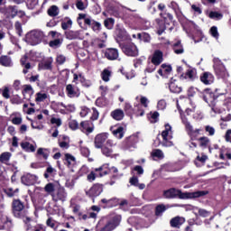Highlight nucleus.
<instances>
[{"label":"nucleus","instance_id":"423d86ee","mask_svg":"<svg viewBox=\"0 0 231 231\" xmlns=\"http://www.w3.org/2000/svg\"><path fill=\"white\" fill-rule=\"evenodd\" d=\"M118 225H120V218L116 217L112 221H108L105 226L100 229H97L96 231H113L116 226H118Z\"/></svg>","mask_w":231,"mask_h":231},{"label":"nucleus","instance_id":"13d9d810","mask_svg":"<svg viewBox=\"0 0 231 231\" xmlns=\"http://www.w3.org/2000/svg\"><path fill=\"white\" fill-rule=\"evenodd\" d=\"M100 23L98 22H93V26L92 29L94 30V32H100Z\"/></svg>","mask_w":231,"mask_h":231},{"label":"nucleus","instance_id":"338daca9","mask_svg":"<svg viewBox=\"0 0 231 231\" xmlns=\"http://www.w3.org/2000/svg\"><path fill=\"white\" fill-rule=\"evenodd\" d=\"M60 147H61V149H69V144L66 142H61V143H60Z\"/></svg>","mask_w":231,"mask_h":231},{"label":"nucleus","instance_id":"774afa93","mask_svg":"<svg viewBox=\"0 0 231 231\" xmlns=\"http://www.w3.org/2000/svg\"><path fill=\"white\" fill-rule=\"evenodd\" d=\"M191 8L194 12H197V14H201V8L198 7L196 5H191Z\"/></svg>","mask_w":231,"mask_h":231},{"label":"nucleus","instance_id":"f257e3e1","mask_svg":"<svg viewBox=\"0 0 231 231\" xmlns=\"http://www.w3.org/2000/svg\"><path fill=\"white\" fill-rule=\"evenodd\" d=\"M208 191H196L191 193H183L180 189L171 188L170 189L163 191V198L166 199H174V198H180V199H189L193 198H201L202 196H207Z\"/></svg>","mask_w":231,"mask_h":231},{"label":"nucleus","instance_id":"052dcab7","mask_svg":"<svg viewBox=\"0 0 231 231\" xmlns=\"http://www.w3.org/2000/svg\"><path fill=\"white\" fill-rule=\"evenodd\" d=\"M76 6L78 10H86V6H84V3L82 1H78Z\"/></svg>","mask_w":231,"mask_h":231},{"label":"nucleus","instance_id":"dca6fc26","mask_svg":"<svg viewBox=\"0 0 231 231\" xmlns=\"http://www.w3.org/2000/svg\"><path fill=\"white\" fill-rule=\"evenodd\" d=\"M111 116H112V118H114V120H117V121L124 120V116H125L124 110L116 109V110L112 111Z\"/></svg>","mask_w":231,"mask_h":231},{"label":"nucleus","instance_id":"4468645a","mask_svg":"<svg viewBox=\"0 0 231 231\" xmlns=\"http://www.w3.org/2000/svg\"><path fill=\"white\" fill-rule=\"evenodd\" d=\"M183 223H185V219L181 217H175L170 221V225L172 226V228H180Z\"/></svg>","mask_w":231,"mask_h":231},{"label":"nucleus","instance_id":"9d476101","mask_svg":"<svg viewBox=\"0 0 231 231\" xmlns=\"http://www.w3.org/2000/svg\"><path fill=\"white\" fill-rule=\"evenodd\" d=\"M66 189L64 188H59L56 193L51 194L53 201H64L66 199Z\"/></svg>","mask_w":231,"mask_h":231},{"label":"nucleus","instance_id":"864d4df0","mask_svg":"<svg viewBox=\"0 0 231 231\" xmlns=\"http://www.w3.org/2000/svg\"><path fill=\"white\" fill-rule=\"evenodd\" d=\"M161 68H162V69H164V71H165L166 73H171V72L172 71V67H171L170 65H167V64H162V65L161 66Z\"/></svg>","mask_w":231,"mask_h":231},{"label":"nucleus","instance_id":"2f4dec72","mask_svg":"<svg viewBox=\"0 0 231 231\" xmlns=\"http://www.w3.org/2000/svg\"><path fill=\"white\" fill-rule=\"evenodd\" d=\"M60 44H62V40H60V39H56V40L51 41L49 42V46L51 48H54V49L60 47Z\"/></svg>","mask_w":231,"mask_h":231},{"label":"nucleus","instance_id":"37998d69","mask_svg":"<svg viewBox=\"0 0 231 231\" xmlns=\"http://www.w3.org/2000/svg\"><path fill=\"white\" fill-rule=\"evenodd\" d=\"M186 77L188 79H190V80L194 79V77H196V70L195 69H188L186 72Z\"/></svg>","mask_w":231,"mask_h":231},{"label":"nucleus","instance_id":"cd10ccee","mask_svg":"<svg viewBox=\"0 0 231 231\" xmlns=\"http://www.w3.org/2000/svg\"><path fill=\"white\" fill-rule=\"evenodd\" d=\"M48 14L51 17H57V15H59V7L56 5L51 6V8L48 10Z\"/></svg>","mask_w":231,"mask_h":231},{"label":"nucleus","instance_id":"39448f33","mask_svg":"<svg viewBox=\"0 0 231 231\" xmlns=\"http://www.w3.org/2000/svg\"><path fill=\"white\" fill-rule=\"evenodd\" d=\"M107 141V134L102 133L96 135L94 139V145L96 149H102L104 143Z\"/></svg>","mask_w":231,"mask_h":231},{"label":"nucleus","instance_id":"de8ad7c7","mask_svg":"<svg viewBox=\"0 0 231 231\" xmlns=\"http://www.w3.org/2000/svg\"><path fill=\"white\" fill-rule=\"evenodd\" d=\"M199 215L201 216L202 217H208V216L210 215V212L207 211V209L199 208Z\"/></svg>","mask_w":231,"mask_h":231},{"label":"nucleus","instance_id":"a18cd8bd","mask_svg":"<svg viewBox=\"0 0 231 231\" xmlns=\"http://www.w3.org/2000/svg\"><path fill=\"white\" fill-rule=\"evenodd\" d=\"M66 161L68 162L69 165L71 163H75V157L69 153L65 154Z\"/></svg>","mask_w":231,"mask_h":231},{"label":"nucleus","instance_id":"473e14b6","mask_svg":"<svg viewBox=\"0 0 231 231\" xmlns=\"http://www.w3.org/2000/svg\"><path fill=\"white\" fill-rule=\"evenodd\" d=\"M52 62L53 60H47L40 65V68H42V69H50L51 68Z\"/></svg>","mask_w":231,"mask_h":231},{"label":"nucleus","instance_id":"0eeeda50","mask_svg":"<svg viewBox=\"0 0 231 231\" xmlns=\"http://www.w3.org/2000/svg\"><path fill=\"white\" fill-rule=\"evenodd\" d=\"M171 129H172V127L171 126V125L167 124V125H165V130L162 131V136L163 138L162 145L164 147H172V145H173L172 142H171L167 139V137L169 136V133H171Z\"/></svg>","mask_w":231,"mask_h":231},{"label":"nucleus","instance_id":"aec40b11","mask_svg":"<svg viewBox=\"0 0 231 231\" xmlns=\"http://www.w3.org/2000/svg\"><path fill=\"white\" fill-rule=\"evenodd\" d=\"M80 125H81L82 129L87 131V133H88V134L92 133L93 131H95V126L93 125L90 126L88 121L81 122Z\"/></svg>","mask_w":231,"mask_h":231},{"label":"nucleus","instance_id":"c9c22d12","mask_svg":"<svg viewBox=\"0 0 231 231\" xmlns=\"http://www.w3.org/2000/svg\"><path fill=\"white\" fill-rule=\"evenodd\" d=\"M33 93V88L30 85H25L24 89L23 91V97H26V95H32Z\"/></svg>","mask_w":231,"mask_h":231},{"label":"nucleus","instance_id":"4d7b16f0","mask_svg":"<svg viewBox=\"0 0 231 231\" xmlns=\"http://www.w3.org/2000/svg\"><path fill=\"white\" fill-rule=\"evenodd\" d=\"M140 102H141L142 106H143V107H148L147 104H149V99H147V97H142L140 99Z\"/></svg>","mask_w":231,"mask_h":231},{"label":"nucleus","instance_id":"72a5a7b5","mask_svg":"<svg viewBox=\"0 0 231 231\" xmlns=\"http://www.w3.org/2000/svg\"><path fill=\"white\" fill-rule=\"evenodd\" d=\"M104 24H105L106 28H107L108 30H111L115 24V19L108 18V19L105 20Z\"/></svg>","mask_w":231,"mask_h":231},{"label":"nucleus","instance_id":"49530a36","mask_svg":"<svg viewBox=\"0 0 231 231\" xmlns=\"http://www.w3.org/2000/svg\"><path fill=\"white\" fill-rule=\"evenodd\" d=\"M2 97L6 99L10 98V88H8V87H5L2 92Z\"/></svg>","mask_w":231,"mask_h":231},{"label":"nucleus","instance_id":"603ef678","mask_svg":"<svg viewBox=\"0 0 231 231\" xmlns=\"http://www.w3.org/2000/svg\"><path fill=\"white\" fill-rule=\"evenodd\" d=\"M51 124H55L58 127H60V125H62V121L59 118L52 117L51 119Z\"/></svg>","mask_w":231,"mask_h":231},{"label":"nucleus","instance_id":"79ce46f5","mask_svg":"<svg viewBox=\"0 0 231 231\" xmlns=\"http://www.w3.org/2000/svg\"><path fill=\"white\" fill-rule=\"evenodd\" d=\"M73 22L71 20H68L67 22H63L61 23L62 30H68V28H71Z\"/></svg>","mask_w":231,"mask_h":231},{"label":"nucleus","instance_id":"412c9836","mask_svg":"<svg viewBox=\"0 0 231 231\" xmlns=\"http://www.w3.org/2000/svg\"><path fill=\"white\" fill-rule=\"evenodd\" d=\"M185 125H186V129L190 136H194V134H199L200 130L199 129L194 130V128L192 127V125H190V123L186 122Z\"/></svg>","mask_w":231,"mask_h":231},{"label":"nucleus","instance_id":"e2e57ef3","mask_svg":"<svg viewBox=\"0 0 231 231\" xmlns=\"http://www.w3.org/2000/svg\"><path fill=\"white\" fill-rule=\"evenodd\" d=\"M225 138L226 142H229L231 143V129L226 131Z\"/></svg>","mask_w":231,"mask_h":231},{"label":"nucleus","instance_id":"680f3d73","mask_svg":"<svg viewBox=\"0 0 231 231\" xmlns=\"http://www.w3.org/2000/svg\"><path fill=\"white\" fill-rule=\"evenodd\" d=\"M88 181H95V180L97 179V175L95 174V172L91 171L88 176H87Z\"/></svg>","mask_w":231,"mask_h":231},{"label":"nucleus","instance_id":"f704fd0d","mask_svg":"<svg viewBox=\"0 0 231 231\" xmlns=\"http://www.w3.org/2000/svg\"><path fill=\"white\" fill-rule=\"evenodd\" d=\"M46 98H48V95H46V93H37L35 100L36 102H44Z\"/></svg>","mask_w":231,"mask_h":231},{"label":"nucleus","instance_id":"b1692460","mask_svg":"<svg viewBox=\"0 0 231 231\" xmlns=\"http://www.w3.org/2000/svg\"><path fill=\"white\" fill-rule=\"evenodd\" d=\"M66 89L70 98L73 97H79V94H77V92H75V88H73V85L71 84L67 85Z\"/></svg>","mask_w":231,"mask_h":231},{"label":"nucleus","instance_id":"c85d7f7f","mask_svg":"<svg viewBox=\"0 0 231 231\" xmlns=\"http://www.w3.org/2000/svg\"><path fill=\"white\" fill-rule=\"evenodd\" d=\"M113 134L119 140L124 138V127L119 126L117 129L113 131Z\"/></svg>","mask_w":231,"mask_h":231},{"label":"nucleus","instance_id":"f03ea898","mask_svg":"<svg viewBox=\"0 0 231 231\" xmlns=\"http://www.w3.org/2000/svg\"><path fill=\"white\" fill-rule=\"evenodd\" d=\"M12 209L14 217L23 219L24 223H30L31 218L28 217V211L24 209V204L21 200L14 199L12 203Z\"/></svg>","mask_w":231,"mask_h":231},{"label":"nucleus","instance_id":"69168bd1","mask_svg":"<svg viewBox=\"0 0 231 231\" xmlns=\"http://www.w3.org/2000/svg\"><path fill=\"white\" fill-rule=\"evenodd\" d=\"M130 183H131V185H134L135 187H137V185H138V179L136 177H132L130 179Z\"/></svg>","mask_w":231,"mask_h":231},{"label":"nucleus","instance_id":"ea45409f","mask_svg":"<svg viewBox=\"0 0 231 231\" xmlns=\"http://www.w3.org/2000/svg\"><path fill=\"white\" fill-rule=\"evenodd\" d=\"M14 28H15L16 33H18V35L21 37V35H23V26L21 25V23L16 22L14 23Z\"/></svg>","mask_w":231,"mask_h":231},{"label":"nucleus","instance_id":"bb28decb","mask_svg":"<svg viewBox=\"0 0 231 231\" xmlns=\"http://www.w3.org/2000/svg\"><path fill=\"white\" fill-rule=\"evenodd\" d=\"M44 190L45 192H47V194H54L53 192H55V184L50 182L48 184L45 185L44 187Z\"/></svg>","mask_w":231,"mask_h":231},{"label":"nucleus","instance_id":"a878e982","mask_svg":"<svg viewBox=\"0 0 231 231\" xmlns=\"http://www.w3.org/2000/svg\"><path fill=\"white\" fill-rule=\"evenodd\" d=\"M165 210H167V207L164 204L158 205L155 208V216H162Z\"/></svg>","mask_w":231,"mask_h":231},{"label":"nucleus","instance_id":"e433bc0d","mask_svg":"<svg viewBox=\"0 0 231 231\" xmlns=\"http://www.w3.org/2000/svg\"><path fill=\"white\" fill-rule=\"evenodd\" d=\"M208 16L210 17V19H223V14L218 12H210Z\"/></svg>","mask_w":231,"mask_h":231},{"label":"nucleus","instance_id":"393cba45","mask_svg":"<svg viewBox=\"0 0 231 231\" xmlns=\"http://www.w3.org/2000/svg\"><path fill=\"white\" fill-rule=\"evenodd\" d=\"M151 154L152 158H158L159 160H163L164 158L163 152L160 149L153 150Z\"/></svg>","mask_w":231,"mask_h":231},{"label":"nucleus","instance_id":"ddd939ff","mask_svg":"<svg viewBox=\"0 0 231 231\" xmlns=\"http://www.w3.org/2000/svg\"><path fill=\"white\" fill-rule=\"evenodd\" d=\"M105 57H106L108 60H116V59H118V50L107 49L105 52Z\"/></svg>","mask_w":231,"mask_h":231},{"label":"nucleus","instance_id":"7ed1b4c3","mask_svg":"<svg viewBox=\"0 0 231 231\" xmlns=\"http://www.w3.org/2000/svg\"><path fill=\"white\" fill-rule=\"evenodd\" d=\"M42 39V32L37 30L31 31L25 36L26 42H28V44H31L32 46L39 44Z\"/></svg>","mask_w":231,"mask_h":231},{"label":"nucleus","instance_id":"6e6552de","mask_svg":"<svg viewBox=\"0 0 231 231\" xmlns=\"http://www.w3.org/2000/svg\"><path fill=\"white\" fill-rule=\"evenodd\" d=\"M102 185L95 184L88 191L86 192V194L90 198H97V196H100V194H102Z\"/></svg>","mask_w":231,"mask_h":231},{"label":"nucleus","instance_id":"20e7f679","mask_svg":"<svg viewBox=\"0 0 231 231\" xmlns=\"http://www.w3.org/2000/svg\"><path fill=\"white\" fill-rule=\"evenodd\" d=\"M1 14H4L6 17H15L17 14H19V11L17 10V6L15 5H5L4 7L0 8Z\"/></svg>","mask_w":231,"mask_h":231},{"label":"nucleus","instance_id":"f8f14e48","mask_svg":"<svg viewBox=\"0 0 231 231\" xmlns=\"http://www.w3.org/2000/svg\"><path fill=\"white\" fill-rule=\"evenodd\" d=\"M161 62H163V52L155 51L152 58V63L154 64V66H160Z\"/></svg>","mask_w":231,"mask_h":231},{"label":"nucleus","instance_id":"0e129e2a","mask_svg":"<svg viewBox=\"0 0 231 231\" xmlns=\"http://www.w3.org/2000/svg\"><path fill=\"white\" fill-rule=\"evenodd\" d=\"M134 171H135L137 174H143V168H142V166H135Z\"/></svg>","mask_w":231,"mask_h":231},{"label":"nucleus","instance_id":"5fc2aeb1","mask_svg":"<svg viewBox=\"0 0 231 231\" xmlns=\"http://www.w3.org/2000/svg\"><path fill=\"white\" fill-rule=\"evenodd\" d=\"M64 62H66V57L64 55H58L57 63L58 64H64Z\"/></svg>","mask_w":231,"mask_h":231},{"label":"nucleus","instance_id":"09e8293b","mask_svg":"<svg viewBox=\"0 0 231 231\" xmlns=\"http://www.w3.org/2000/svg\"><path fill=\"white\" fill-rule=\"evenodd\" d=\"M210 32H211V35L216 39L219 37V32H217V27L216 26L211 27Z\"/></svg>","mask_w":231,"mask_h":231},{"label":"nucleus","instance_id":"9b49d317","mask_svg":"<svg viewBox=\"0 0 231 231\" xmlns=\"http://www.w3.org/2000/svg\"><path fill=\"white\" fill-rule=\"evenodd\" d=\"M37 181V176L32 173H27L23 176H22V183L23 185H34V183Z\"/></svg>","mask_w":231,"mask_h":231},{"label":"nucleus","instance_id":"c03bdc74","mask_svg":"<svg viewBox=\"0 0 231 231\" xmlns=\"http://www.w3.org/2000/svg\"><path fill=\"white\" fill-rule=\"evenodd\" d=\"M205 131L206 133H208L209 136H214V134H216V129L210 125H207Z\"/></svg>","mask_w":231,"mask_h":231},{"label":"nucleus","instance_id":"1a4fd4ad","mask_svg":"<svg viewBox=\"0 0 231 231\" xmlns=\"http://www.w3.org/2000/svg\"><path fill=\"white\" fill-rule=\"evenodd\" d=\"M123 51L125 55H128V57H137L138 55V48L134 44L125 46Z\"/></svg>","mask_w":231,"mask_h":231},{"label":"nucleus","instance_id":"8fccbe9b","mask_svg":"<svg viewBox=\"0 0 231 231\" xmlns=\"http://www.w3.org/2000/svg\"><path fill=\"white\" fill-rule=\"evenodd\" d=\"M69 125L70 129H72L73 131H75L76 129H79V122L75 120L70 121Z\"/></svg>","mask_w":231,"mask_h":231},{"label":"nucleus","instance_id":"58836bf2","mask_svg":"<svg viewBox=\"0 0 231 231\" xmlns=\"http://www.w3.org/2000/svg\"><path fill=\"white\" fill-rule=\"evenodd\" d=\"M26 3H27L28 8H30L31 10H33V8H35V6L39 5V0H26Z\"/></svg>","mask_w":231,"mask_h":231},{"label":"nucleus","instance_id":"f3484780","mask_svg":"<svg viewBox=\"0 0 231 231\" xmlns=\"http://www.w3.org/2000/svg\"><path fill=\"white\" fill-rule=\"evenodd\" d=\"M215 71L217 73H219L220 75H223L226 73V68L225 67V65L219 61H216V64H215Z\"/></svg>","mask_w":231,"mask_h":231},{"label":"nucleus","instance_id":"c756f323","mask_svg":"<svg viewBox=\"0 0 231 231\" xmlns=\"http://www.w3.org/2000/svg\"><path fill=\"white\" fill-rule=\"evenodd\" d=\"M138 39H140V41H143V42H151V36L149 35V33H138L137 34Z\"/></svg>","mask_w":231,"mask_h":231},{"label":"nucleus","instance_id":"2eb2a0df","mask_svg":"<svg viewBox=\"0 0 231 231\" xmlns=\"http://www.w3.org/2000/svg\"><path fill=\"white\" fill-rule=\"evenodd\" d=\"M200 80L201 82H203V84H206V85L212 84V82H214V76L209 72H205L200 77Z\"/></svg>","mask_w":231,"mask_h":231},{"label":"nucleus","instance_id":"6e6d98bb","mask_svg":"<svg viewBox=\"0 0 231 231\" xmlns=\"http://www.w3.org/2000/svg\"><path fill=\"white\" fill-rule=\"evenodd\" d=\"M12 123L14 124V125H21V124L23 123V118L14 117L12 119Z\"/></svg>","mask_w":231,"mask_h":231},{"label":"nucleus","instance_id":"5701e85b","mask_svg":"<svg viewBox=\"0 0 231 231\" xmlns=\"http://www.w3.org/2000/svg\"><path fill=\"white\" fill-rule=\"evenodd\" d=\"M10 158H12V153L5 152L0 155V162L1 163H6L7 162H10Z\"/></svg>","mask_w":231,"mask_h":231},{"label":"nucleus","instance_id":"6ab92c4d","mask_svg":"<svg viewBox=\"0 0 231 231\" xmlns=\"http://www.w3.org/2000/svg\"><path fill=\"white\" fill-rule=\"evenodd\" d=\"M0 64L5 66L6 68L12 66V59L8 56L0 57Z\"/></svg>","mask_w":231,"mask_h":231},{"label":"nucleus","instance_id":"4be33fe9","mask_svg":"<svg viewBox=\"0 0 231 231\" xmlns=\"http://www.w3.org/2000/svg\"><path fill=\"white\" fill-rule=\"evenodd\" d=\"M21 147L27 152H35V146H33V144L25 142V143H21Z\"/></svg>","mask_w":231,"mask_h":231},{"label":"nucleus","instance_id":"7c9ffc66","mask_svg":"<svg viewBox=\"0 0 231 231\" xmlns=\"http://www.w3.org/2000/svg\"><path fill=\"white\" fill-rule=\"evenodd\" d=\"M170 91L171 93H181V87H178V85L174 82L170 83Z\"/></svg>","mask_w":231,"mask_h":231},{"label":"nucleus","instance_id":"4c0bfd02","mask_svg":"<svg viewBox=\"0 0 231 231\" xmlns=\"http://www.w3.org/2000/svg\"><path fill=\"white\" fill-rule=\"evenodd\" d=\"M109 77H111V71L109 69H104L102 72V79L105 82H109Z\"/></svg>","mask_w":231,"mask_h":231},{"label":"nucleus","instance_id":"bf43d9fd","mask_svg":"<svg viewBox=\"0 0 231 231\" xmlns=\"http://www.w3.org/2000/svg\"><path fill=\"white\" fill-rule=\"evenodd\" d=\"M92 111H93V114L91 118L93 120H98V116H99L98 110H97V108H92Z\"/></svg>","mask_w":231,"mask_h":231},{"label":"nucleus","instance_id":"a19ab883","mask_svg":"<svg viewBox=\"0 0 231 231\" xmlns=\"http://www.w3.org/2000/svg\"><path fill=\"white\" fill-rule=\"evenodd\" d=\"M199 140L200 142L201 147H207V145H208V143L210 142L208 137H200Z\"/></svg>","mask_w":231,"mask_h":231},{"label":"nucleus","instance_id":"a211bd4d","mask_svg":"<svg viewBox=\"0 0 231 231\" xmlns=\"http://www.w3.org/2000/svg\"><path fill=\"white\" fill-rule=\"evenodd\" d=\"M66 37L69 41H73V39H79L80 37V32L79 31H69L66 32Z\"/></svg>","mask_w":231,"mask_h":231},{"label":"nucleus","instance_id":"3c124183","mask_svg":"<svg viewBox=\"0 0 231 231\" xmlns=\"http://www.w3.org/2000/svg\"><path fill=\"white\" fill-rule=\"evenodd\" d=\"M102 151L105 156H111V154L113 153V150L111 148H107L106 146H105Z\"/></svg>","mask_w":231,"mask_h":231}]
</instances>
